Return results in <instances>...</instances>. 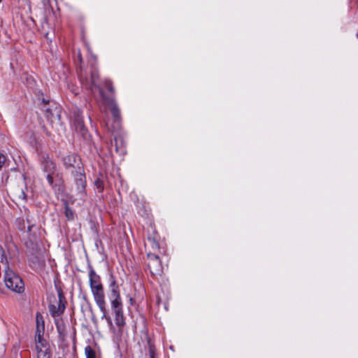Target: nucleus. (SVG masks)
<instances>
[{
	"label": "nucleus",
	"instance_id": "obj_6",
	"mask_svg": "<svg viewBox=\"0 0 358 358\" xmlns=\"http://www.w3.org/2000/svg\"><path fill=\"white\" fill-rule=\"evenodd\" d=\"M63 163L66 169L74 173L83 169L80 159L75 154L69 155L63 158Z\"/></svg>",
	"mask_w": 358,
	"mask_h": 358
},
{
	"label": "nucleus",
	"instance_id": "obj_15",
	"mask_svg": "<svg viewBox=\"0 0 358 358\" xmlns=\"http://www.w3.org/2000/svg\"><path fill=\"white\" fill-rule=\"evenodd\" d=\"M43 170L47 173H54L56 169L55 164L48 157L42 161Z\"/></svg>",
	"mask_w": 358,
	"mask_h": 358
},
{
	"label": "nucleus",
	"instance_id": "obj_11",
	"mask_svg": "<svg viewBox=\"0 0 358 358\" xmlns=\"http://www.w3.org/2000/svg\"><path fill=\"white\" fill-rule=\"evenodd\" d=\"M111 148H114L115 152L120 155H124L125 150V142L123 136H115L110 142Z\"/></svg>",
	"mask_w": 358,
	"mask_h": 358
},
{
	"label": "nucleus",
	"instance_id": "obj_16",
	"mask_svg": "<svg viewBox=\"0 0 358 358\" xmlns=\"http://www.w3.org/2000/svg\"><path fill=\"white\" fill-rule=\"evenodd\" d=\"M44 334L38 335L35 334V345L36 350H41L50 348L49 343L44 338Z\"/></svg>",
	"mask_w": 358,
	"mask_h": 358
},
{
	"label": "nucleus",
	"instance_id": "obj_35",
	"mask_svg": "<svg viewBox=\"0 0 358 358\" xmlns=\"http://www.w3.org/2000/svg\"><path fill=\"white\" fill-rule=\"evenodd\" d=\"M357 37H358V32H357Z\"/></svg>",
	"mask_w": 358,
	"mask_h": 358
},
{
	"label": "nucleus",
	"instance_id": "obj_31",
	"mask_svg": "<svg viewBox=\"0 0 358 358\" xmlns=\"http://www.w3.org/2000/svg\"><path fill=\"white\" fill-rule=\"evenodd\" d=\"M78 59H79L80 62H81L82 61V57H81L80 52L78 53Z\"/></svg>",
	"mask_w": 358,
	"mask_h": 358
},
{
	"label": "nucleus",
	"instance_id": "obj_13",
	"mask_svg": "<svg viewBox=\"0 0 358 358\" xmlns=\"http://www.w3.org/2000/svg\"><path fill=\"white\" fill-rule=\"evenodd\" d=\"M45 332V320L43 315L37 312L36 314V333L35 334L40 336L41 334H44Z\"/></svg>",
	"mask_w": 358,
	"mask_h": 358
},
{
	"label": "nucleus",
	"instance_id": "obj_22",
	"mask_svg": "<svg viewBox=\"0 0 358 358\" xmlns=\"http://www.w3.org/2000/svg\"><path fill=\"white\" fill-rule=\"evenodd\" d=\"M94 185L96 186L97 190L99 192H101L104 189V183L102 179L100 178H98L94 181Z\"/></svg>",
	"mask_w": 358,
	"mask_h": 358
},
{
	"label": "nucleus",
	"instance_id": "obj_20",
	"mask_svg": "<svg viewBox=\"0 0 358 358\" xmlns=\"http://www.w3.org/2000/svg\"><path fill=\"white\" fill-rule=\"evenodd\" d=\"M65 206V215L69 220H73L74 219V212L69 207L68 203L66 201L64 203Z\"/></svg>",
	"mask_w": 358,
	"mask_h": 358
},
{
	"label": "nucleus",
	"instance_id": "obj_14",
	"mask_svg": "<svg viewBox=\"0 0 358 358\" xmlns=\"http://www.w3.org/2000/svg\"><path fill=\"white\" fill-rule=\"evenodd\" d=\"M108 106L114 118L115 123L118 124L120 120V110L117 104L114 99H111L108 101Z\"/></svg>",
	"mask_w": 358,
	"mask_h": 358
},
{
	"label": "nucleus",
	"instance_id": "obj_9",
	"mask_svg": "<svg viewBox=\"0 0 358 358\" xmlns=\"http://www.w3.org/2000/svg\"><path fill=\"white\" fill-rule=\"evenodd\" d=\"M91 292L97 306L100 310H103L106 308L103 287L91 289Z\"/></svg>",
	"mask_w": 358,
	"mask_h": 358
},
{
	"label": "nucleus",
	"instance_id": "obj_3",
	"mask_svg": "<svg viewBox=\"0 0 358 358\" xmlns=\"http://www.w3.org/2000/svg\"><path fill=\"white\" fill-rule=\"evenodd\" d=\"M5 285L10 290L21 294L24 291V284L22 279L10 268L4 271Z\"/></svg>",
	"mask_w": 358,
	"mask_h": 358
},
{
	"label": "nucleus",
	"instance_id": "obj_17",
	"mask_svg": "<svg viewBox=\"0 0 358 358\" xmlns=\"http://www.w3.org/2000/svg\"><path fill=\"white\" fill-rule=\"evenodd\" d=\"M101 312L102 313V315L101 317V320H105L107 322L110 331L113 334H116L117 332L115 326L113 325L111 317L108 313L106 308H105L103 310H101Z\"/></svg>",
	"mask_w": 358,
	"mask_h": 358
},
{
	"label": "nucleus",
	"instance_id": "obj_33",
	"mask_svg": "<svg viewBox=\"0 0 358 358\" xmlns=\"http://www.w3.org/2000/svg\"><path fill=\"white\" fill-rule=\"evenodd\" d=\"M73 92L75 94H78L79 93V92H78V91H73Z\"/></svg>",
	"mask_w": 358,
	"mask_h": 358
},
{
	"label": "nucleus",
	"instance_id": "obj_25",
	"mask_svg": "<svg viewBox=\"0 0 358 358\" xmlns=\"http://www.w3.org/2000/svg\"><path fill=\"white\" fill-rule=\"evenodd\" d=\"M53 173H48L47 176H46V178H47V180H48V183L50 184V185L52 186V187H55L53 178H52V176Z\"/></svg>",
	"mask_w": 358,
	"mask_h": 358
},
{
	"label": "nucleus",
	"instance_id": "obj_23",
	"mask_svg": "<svg viewBox=\"0 0 358 358\" xmlns=\"http://www.w3.org/2000/svg\"><path fill=\"white\" fill-rule=\"evenodd\" d=\"M148 352L150 358H155V346L151 343L150 341H148Z\"/></svg>",
	"mask_w": 358,
	"mask_h": 358
},
{
	"label": "nucleus",
	"instance_id": "obj_5",
	"mask_svg": "<svg viewBox=\"0 0 358 358\" xmlns=\"http://www.w3.org/2000/svg\"><path fill=\"white\" fill-rule=\"evenodd\" d=\"M58 294V301L57 305L50 303L48 309L51 316L54 318L59 317L65 310L66 299L61 288H57Z\"/></svg>",
	"mask_w": 358,
	"mask_h": 358
},
{
	"label": "nucleus",
	"instance_id": "obj_26",
	"mask_svg": "<svg viewBox=\"0 0 358 358\" xmlns=\"http://www.w3.org/2000/svg\"><path fill=\"white\" fill-rule=\"evenodd\" d=\"M105 87L110 92H113L114 91L113 87L112 85V82L110 80H106V81H105Z\"/></svg>",
	"mask_w": 358,
	"mask_h": 358
},
{
	"label": "nucleus",
	"instance_id": "obj_29",
	"mask_svg": "<svg viewBox=\"0 0 358 358\" xmlns=\"http://www.w3.org/2000/svg\"><path fill=\"white\" fill-rule=\"evenodd\" d=\"M55 191H58V192H63V187L61 186V185H59L57 189H55Z\"/></svg>",
	"mask_w": 358,
	"mask_h": 358
},
{
	"label": "nucleus",
	"instance_id": "obj_19",
	"mask_svg": "<svg viewBox=\"0 0 358 358\" xmlns=\"http://www.w3.org/2000/svg\"><path fill=\"white\" fill-rule=\"evenodd\" d=\"M37 358H51L50 347L36 350Z\"/></svg>",
	"mask_w": 358,
	"mask_h": 358
},
{
	"label": "nucleus",
	"instance_id": "obj_28",
	"mask_svg": "<svg viewBox=\"0 0 358 358\" xmlns=\"http://www.w3.org/2000/svg\"><path fill=\"white\" fill-rule=\"evenodd\" d=\"M18 197L19 199H21L22 200H25L26 199V194L24 193V190L23 189H21L19 192V194H18Z\"/></svg>",
	"mask_w": 358,
	"mask_h": 358
},
{
	"label": "nucleus",
	"instance_id": "obj_7",
	"mask_svg": "<svg viewBox=\"0 0 358 358\" xmlns=\"http://www.w3.org/2000/svg\"><path fill=\"white\" fill-rule=\"evenodd\" d=\"M44 113L48 120L52 123H59L60 121L61 108L57 106H47V102L43 99Z\"/></svg>",
	"mask_w": 358,
	"mask_h": 358
},
{
	"label": "nucleus",
	"instance_id": "obj_2",
	"mask_svg": "<svg viewBox=\"0 0 358 358\" xmlns=\"http://www.w3.org/2000/svg\"><path fill=\"white\" fill-rule=\"evenodd\" d=\"M78 73L83 85L90 89L91 91L98 89L99 92L101 94L102 93V90L99 87L98 84L99 73L95 67L92 66L91 68L90 77L87 76V72L83 70L81 67L78 71Z\"/></svg>",
	"mask_w": 358,
	"mask_h": 358
},
{
	"label": "nucleus",
	"instance_id": "obj_1",
	"mask_svg": "<svg viewBox=\"0 0 358 358\" xmlns=\"http://www.w3.org/2000/svg\"><path fill=\"white\" fill-rule=\"evenodd\" d=\"M108 299L110 303L111 311L115 315V322L118 327V334H121L122 328L125 325L124 317L123 315L122 302L120 293V288L113 277L110 275L109 283Z\"/></svg>",
	"mask_w": 358,
	"mask_h": 358
},
{
	"label": "nucleus",
	"instance_id": "obj_30",
	"mask_svg": "<svg viewBox=\"0 0 358 358\" xmlns=\"http://www.w3.org/2000/svg\"><path fill=\"white\" fill-rule=\"evenodd\" d=\"M33 227H34V224H29V226H28V231H31V228H32Z\"/></svg>",
	"mask_w": 358,
	"mask_h": 358
},
{
	"label": "nucleus",
	"instance_id": "obj_24",
	"mask_svg": "<svg viewBox=\"0 0 358 358\" xmlns=\"http://www.w3.org/2000/svg\"><path fill=\"white\" fill-rule=\"evenodd\" d=\"M6 159H7V157L3 154L0 152V170L2 169V167L5 164Z\"/></svg>",
	"mask_w": 358,
	"mask_h": 358
},
{
	"label": "nucleus",
	"instance_id": "obj_32",
	"mask_svg": "<svg viewBox=\"0 0 358 358\" xmlns=\"http://www.w3.org/2000/svg\"><path fill=\"white\" fill-rule=\"evenodd\" d=\"M44 264V261H43V260H42V261L39 260V261H38V264H39V265H42V264Z\"/></svg>",
	"mask_w": 358,
	"mask_h": 358
},
{
	"label": "nucleus",
	"instance_id": "obj_8",
	"mask_svg": "<svg viewBox=\"0 0 358 358\" xmlns=\"http://www.w3.org/2000/svg\"><path fill=\"white\" fill-rule=\"evenodd\" d=\"M75 178V182L76 185V189L78 194L80 196V199L85 195V187H86V180L85 175L84 173V169H80L78 171L72 173Z\"/></svg>",
	"mask_w": 358,
	"mask_h": 358
},
{
	"label": "nucleus",
	"instance_id": "obj_21",
	"mask_svg": "<svg viewBox=\"0 0 358 358\" xmlns=\"http://www.w3.org/2000/svg\"><path fill=\"white\" fill-rule=\"evenodd\" d=\"M85 354L86 355V358H96V352L90 345H87L85 348Z\"/></svg>",
	"mask_w": 358,
	"mask_h": 358
},
{
	"label": "nucleus",
	"instance_id": "obj_34",
	"mask_svg": "<svg viewBox=\"0 0 358 358\" xmlns=\"http://www.w3.org/2000/svg\"><path fill=\"white\" fill-rule=\"evenodd\" d=\"M2 1V0H0V3Z\"/></svg>",
	"mask_w": 358,
	"mask_h": 358
},
{
	"label": "nucleus",
	"instance_id": "obj_4",
	"mask_svg": "<svg viewBox=\"0 0 358 358\" xmlns=\"http://www.w3.org/2000/svg\"><path fill=\"white\" fill-rule=\"evenodd\" d=\"M71 129L80 134H85L87 130L83 123L82 113L80 109L75 108L71 112L70 115Z\"/></svg>",
	"mask_w": 358,
	"mask_h": 358
},
{
	"label": "nucleus",
	"instance_id": "obj_10",
	"mask_svg": "<svg viewBox=\"0 0 358 358\" xmlns=\"http://www.w3.org/2000/svg\"><path fill=\"white\" fill-rule=\"evenodd\" d=\"M89 282L90 289L103 287L100 276L96 273L92 266L89 264Z\"/></svg>",
	"mask_w": 358,
	"mask_h": 358
},
{
	"label": "nucleus",
	"instance_id": "obj_12",
	"mask_svg": "<svg viewBox=\"0 0 358 358\" xmlns=\"http://www.w3.org/2000/svg\"><path fill=\"white\" fill-rule=\"evenodd\" d=\"M148 267L152 275H160L162 271V266L160 259H155L148 261Z\"/></svg>",
	"mask_w": 358,
	"mask_h": 358
},
{
	"label": "nucleus",
	"instance_id": "obj_18",
	"mask_svg": "<svg viewBox=\"0 0 358 358\" xmlns=\"http://www.w3.org/2000/svg\"><path fill=\"white\" fill-rule=\"evenodd\" d=\"M55 324L59 336H64L66 327L63 319L59 317L55 318Z\"/></svg>",
	"mask_w": 358,
	"mask_h": 358
},
{
	"label": "nucleus",
	"instance_id": "obj_27",
	"mask_svg": "<svg viewBox=\"0 0 358 358\" xmlns=\"http://www.w3.org/2000/svg\"><path fill=\"white\" fill-rule=\"evenodd\" d=\"M147 257L149 261H152L155 259H159V256L152 253H148Z\"/></svg>",
	"mask_w": 358,
	"mask_h": 358
}]
</instances>
